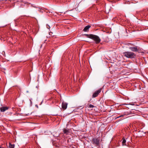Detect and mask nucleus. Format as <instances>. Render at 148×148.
Segmentation results:
<instances>
[{
	"label": "nucleus",
	"mask_w": 148,
	"mask_h": 148,
	"mask_svg": "<svg viewBox=\"0 0 148 148\" xmlns=\"http://www.w3.org/2000/svg\"><path fill=\"white\" fill-rule=\"evenodd\" d=\"M101 91V89H100L99 90L96 91L92 95V97L94 98L97 97L98 95L100 92Z\"/></svg>",
	"instance_id": "3"
},
{
	"label": "nucleus",
	"mask_w": 148,
	"mask_h": 148,
	"mask_svg": "<svg viewBox=\"0 0 148 148\" xmlns=\"http://www.w3.org/2000/svg\"><path fill=\"white\" fill-rule=\"evenodd\" d=\"M89 106L90 108H93L94 107V106L93 105H91V104H90Z\"/></svg>",
	"instance_id": "13"
},
{
	"label": "nucleus",
	"mask_w": 148,
	"mask_h": 148,
	"mask_svg": "<svg viewBox=\"0 0 148 148\" xmlns=\"http://www.w3.org/2000/svg\"><path fill=\"white\" fill-rule=\"evenodd\" d=\"M8 108L6 107H2L0 108L1 111L2 112H4L8 110Z\"/></svg>",
	"instance_id": "8"
},
{
	"label": "nucleus",
	"mask_w": 148,
	"mask_h": 148,
	"mask_svg": "<svg viewBox=\"0 0 148 148\" xmlns=\"http://www.w3.org/2000/svg\"><path fill=\"white\" fill-rule=\"evenodd\" d=\"M92 144L96 146H98L100 144V140L98 138H94L92 139Z\"/></svg>",
	"instance_id": "2"
},
{
	"label": "nucleus",
	"mask_w": 148,
	"mask_h": 148,
	"mask_svg": "<svg viewBox=\"0 0 148 148\" xmlns=\"http://www.w3.org/2000/svg\"><path fill=\"white\" fill-rule=\"evenodd\" d=\"M91 26L90 25H88L86 26L83 30V31L84 32H88L89 31V29L90 28Z\"/></svg>",
	"instance_id": "6"
},
{
	"label": "nucleus",
	"mask_w": 148,
	"mask_h": 148,
	"mask_svg": "<svg viewBox=\"0 0 148 148\" xmlns=\"http://www.w3.org/2000/svg\"><path fill=\"white\" fill-rule=\"evenodd\" d=\"M129 49L131 51H133L136 52V51H138V50L137 47H129Z\"/></svg>",
	"instance_id": "7"
},
{
	"label": "nucleus",
	"mask_w": 148,
	"mask_h": 148,
	"mask_svg": "<svg viewBox=\"0 0 148 148\" xmlns=\"http://www.w3.org/2000/svg\"><path fill=\"white\" fill-rule=\"evenodd\" d=\"M2 54L3 56L5 55V52L4 51H3L2 52Z\"/></svg>",
	"instance_id": "15"
},
{
	"label": "nucleus",
	"mask_w": 148,
	"mask_h": 148,
	"mask_svg": "<svg viewBox=\"0 0 148 148\" xmlns=\"http://www.w3.org/2000/svg\"><path fill=\"white\" fill-rule=\"evenodd\" d=\"M128 58H134L133 56H126Z\"/></svg>",
	"instance_id": "12"
},
{
	"label": "nucleus",
	"mask_w": 148,
	"mask_h": 148,
	"mask_svg": "<svg viewBox=\"0 0 148 148\" xmlns=\"http://www.w3.org/2000/svg\"><path fill=\"white\" fill-rule=\"evenodd\" d=\"M67 103H66L63 102L62 103V109L65 110L67 107Z\"/></svg>",
	"instance_id": "4"
},
{
	"label": "nucleus",
	"mask_w": 148,
	"mask_h": 148,
	"mask_svg": "<svg viewBox=\"0 0 148 148\" xmlns=\"http://www.w3.org/2000/svg\"><path fill=\"white\" fill-rule=\"evenodd\" d=\"M47 28H48V29H49L50 28V26L48 25H47Z\"/></svg>",
	"instance_id": "14"
},
{
	"label": "nucleus",
	"mask_w": 148,
	"mask_h": 148,
	"mask_svg": "<svg viewBox=\"0 0 148 148\" xmlns=\"http://www.w3.org/2000/svg\"><path fill=\"white\" fill-rule=\"evenodd\" d=\"M51 34H52V32L49 33V35H52V34H51Z\"/></svg>",
	"instance_id": "16"
},
{
	"label": "nucleus",
	"mask_w": 148,
	"mask_h": 148,
	"mask_svg": "<svg viewBox=\"0 0 148 148\" xmlns=\"http://www.w3.org/2000/svg\"><path fill=\"white\" fill-rule=\"evenodd\" d=\"M124 56H134V53L132 52H126L124 53Z\"/></svg>",
	"instance_id": "5"
},
{
	"label": "nucleus",
	"mask_w": 148,
	"mask_h": 148,
	"mask_svg": "<svg viewBox=\"0 0 148 148\" xmlns=\"http://www.w3.org/2000/svg\"><path fill=\"white\" fill-rule=\"evenodd\" d=\"M63 132L64 134H68L69 133V130H66V129H64L63 130Z\"/></svg>",
	"instance_id": "9"
},
{
	"label": "nucleus",
	"mask_w": 148,
	"mask_h": 148,
	"mask_svg": "<svg viewBox=\"0 0 148 148\" xmlns=\"http://www.w3.org/2000/svg\"><path fill=\"white\" fill-rule=\"evenodd\" d=\"M122 140H123L122 142V145L123 146L125 145H126V140L123 138Z\"/></svg>",
	"instance_id": "10"
},
{
	"label": "nucleus",
	"mask_w": 148,
	"mask_h": 148,
	"mask_svg": "<svg viewBox=\"0 0 148 148\" xmlns=\"http://www.w3.org/2000/svg\"><path fill=\"white\" fill-rule=\"evenodd\" d=\"M120 116L118 117H117V118H119V117H120L121 116Z\"/></svg>",
	"instance_id": "17"
},
{
	"label": "nucleus",
	"mask_w": 148,
	"mask_h": 148,
	"mask_svg": "<svg viewBox=\"0 0 148 148\" xmlns=\"http://www.w3.org/2000/svg\"><path fill=\"white\" fill-rule=\"evenodd\" d=\"M0 148H1V147H0Z\"/></svg>",
	"instance_id": "18"
},
{
	"label": "nucleus",
	"mask_w": 148,
	"mask_h": 148,
	"mask_svg": "<svg viewBox=\"0 0 148 148\" xmlns=\"http://www.w3.org/2000/svg\"><path fill=\"white\" fill-rule=\"evenodd\" d=\"M9 147L10 148H14V145H12L10 143H9Z\"/></svg>",
	"instance_id": "11"
},
{
	"label": "nucleus",
	"mask_w": 148,
	"mask_h": 148,
	"mask_svg": "<svg viewBox=\"0 0 148 148\" xmlns=\"http://www.w3.org/2000/svg\"><path fill=\"white\" fill-rule=\"evenodd\" d=\"M85 36L87 38H90L94 40L95 43L98 44L101 41V39L97 36L92 34H85Z\"/></svg>",
	"instance_id": "1"
}]
</instances>
